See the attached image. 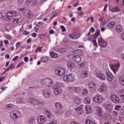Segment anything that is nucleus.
Masks as SVG:
<instances>
[{
	"mask_svg": "<svg viewBox=\"0 0 124 124\" xmlns=\"http://www.w3.org/2000/svg\"><path fill=\"white\" fill-rule=\"evenodd\" d=\"M94 102L100 104L103 101V97L100 94L95 95L93 97Z\"/></svg>",
	"mask_w": 124,
	"mask_h": 124,
	"instance_id": "obj_8",
	"label": "nucleus"
},
{
	"mask_svg": "<svg viewBox=\"0 0 124 124\" xmlns=\"http://www.w3.org/2000/svg\"><path fill=\"white\" fill-rule=\"evenodd\" d=\"M5 38H6V39H8V40H11L12 39L11 36L9 35H6Z\"/></svg>",
	"mask_w": 124,
	"mask_h": 124,
	"instance_id": "obj_51",
	"label": "nucleus"
},
{
	"mask_svg": "<svg viewBox=\"0 0 124 124\" xmlns=\"http://www.w3.org/2000/svg\"><path fill=\"white\" fill-rule=\"evenodd\" d=\"M98 44L102 48H106L107 47V42L102 39V37H99L98 39Z\"/></svg>",
	"mask_w": 124,
	"mask_h": 124,
	"instance_id": "obj_10",
	"label": "nucleus"
},
{
	"mask_svg": "<svg viewBox=\"0 0 124 124\" xmlns=\"http://www.w3.org/2000/svg\"><path fill=\"white\" fill-rule=\"evenodd\" d=\"M31 36L33 38H35V37H36V33H35V32L32 33L31 34Z\"/></svg>",
	"mask_w": 124,
	"mask_h": 124,
	"instance_id": "obj_63",
	"label": "nucleus"
},
{
	"mask_svg": "<svg viewBox=\"0 0 124 124\" xmlns=\"http://www.w3.org/2000/svg\"><path fill=\"white\" fill-rule=\"evenodd\" d=\"M88 87L90 89H94L96 87V84L94 82H91L89 83Z\"/></svg>",
	"mask_w": 124,
	"mask_h": 124,
	"instance_id": "obj_34",
	"label": "nucleus"
},
{
	"mask_svg": "<svg viewBox=\"0 0 124 124\" xmlns=\"http://www.w3.org/2000/svg\"><path fill=\"white\" fill-rule=\"evenodd\" d=\"M121 39L124 42V33L121 34Z\"/></svg>",
	"mask_w": 124,
	"mask_h": 124,
	"instance_id": "obj_57",
	"label": "nucleus"
},
{
	"mask_svg": "<svg viewBox=\"0 0 124 124\" xmlns=\"http://www.w3.org/2000/svg\"><path fill=\"white\" fill-rule=\"evenodd\" d=\"M115 30L117 32H122L123 31V27L119 24L116 26Z\"/></svg>",
	"mask_w": 124,
	"mask_h": 124,
	"instance_id": "obj_29",
	"label": "nucleus"
},
{
	"mask_svg": "<svg viewBox=\"0 0 124 124\" xmlns=\"http://www.w3.org/2000/svg\"><path fill=\"white\" fill-rule=\"evenodd\" d=\"M110 11L111 12H112V13H114L115 12H119L120 11V9L118 7L113 8L110 10Z\"/></svg>",
	"mask_w": 124,
	"mask_h": 124,
	"instance_id": "obj_41",
	"label": "nucleus"
},
{
	"mask_svg": "<svg viewBox=\"0 0 124 124\" xmlns=\"http://www.w3.org/2000/svg\"><path fill=\"white\" fill-rule=\"evenodd\" d=\"M116 25V22L114 21H110L108 24V28H114Z\"/></svg>",
	"mask_w": 124,
	"mask_h": 124,
	"instance_id": "obj_32",
	"label": "nucleus"
},
{
	"mask_svg": "<svg viewBox=\"0 0 124 124\" xmlns=\"http://www.w3.org/2000/svg\"><path fill=\"white\" fill-rule=\"evenodd\" d=\"M50 55L52 59H56L58 57V54L54 51L50 52Z\"/></svg>",
	"mask_w": 124,
	"mask_h": 124,
	"instance_id": "obj_33",
	"label": "nucleus"
},
{
	"mask_svg": "<svg viewBox=\"0 0 124 124\" xmlns=\"http://www.w3.org/2000/svg\"><path fill=\"white\" fill-rule=\"evenodd\" d=\"M85 124H96L94 122H93L89 119H87L85 121Z\"/></svg>",
	"mask_w": 124,
	"mask_h": 124,
	"instance_id": "obj_42",
	"label": "nucleus"
},
{
	"mask_svg": "<svg viewBox=\"0 0 124 124\" xmlns=\"http://www.w3.org/2000/svg\"><path fill=\"white\" fill-rule=\"evenodd\" d=\"M10 118L11 120H18L21 118V113L18 110H13L10 113Z\"/></svg>",
	"mask_w": 124,
	"mask_h": 124,
	"instance_id": "obj_3",
	"label": "nucleus"
},
{
	"mask_svg": "<svg viewBox=\"0 0 124 124\" xmlns=\"http://www.w3.org/2000/svg\"><path fill=\"white\" fill-rule=\"evenodd\" d=\"M88 75H89V72L86 70L83 71L81 73L82 78H87Z\"/></svg>",
	"mask_w": 124,
	"mask_h": 124,
	"instance_id": "obj_28",
	"label": "nucleus"
},
{
	"mask_svg": "<svg viewBox=\"0 0 124 124\" xmlns=\"http://www.w3.org/2000/svg\"><path fill=\"white\" fill-rule=\"evenodd\" d=\"M21 45H22V43L20 42H18L16 44V47H17V48H19V47H20V46H21Z\"/></svg>",
	"mask_w": 124,
	"mask_h": 124,
	"instance_id": "obj_49",
	"label": "nucleus"
},
{
	"mask_svg": "<svg viewBox=\"0 0 124 124\" xmlns=\"http://www.w3.org/2000/svg\"><path fill=\"white\" fill-rule=\"evenodd\" d=\"M17 103H26L28 102V100L24 98L19 97L16 99Z\"/></svg>",
	"mask_w": 124,
	"mask_h": 124,
	"instance_id": "obj_25",
	"label": "nucleus"
},
{
	"mask_svg": "<svg viewBox=\"0 0 124 124\" xmlns=\"http://www.w3.org/2000/svg\"><path fill=\"white\" fill-rule=\"evenodd\" d=\"M88 94V90L83 89L82 91V95H87Z\"/></svg>",
	"mask_w": 124,
	"mask_h": 124,
	"instance_id": "obj_47",
	"label": "nucleus"
},
{
	"mask_svg": "<svg viewBox=\"0 0 124 124\" xmlns=\"http://www.w3.org/2000/svg\"><path fill=\"white\" fill-rule=\"evenodd\" d=\"M120 83L121 84V85H123V86H124V78H121L119 80Z\"/></svg>",
	"mask_w": 124,
	"mask_h": 124,
	"instance_id": "obj_53",
	"label": "nucleus"
},
{
	"mask_svg": "<svg viewBox=\"0 0 124 124\" xmlns=\"http://www.w3.org/2000/svg\"><path fill=\"white\" fill-rule=\"evenodd\" d=\"M62 87H64L63 84L59 82L53 86V91L55 95H58L62 93Z\"/></svg>",
	"mask_w": 124,
	"mask_h": 124,
	"instance_id": "obj_1",
	"label": "nucleus"
},
{
	"mask_svg": "<svg viewBox=\"0 0 124 124\" xmlns=\"http://www.w3.org/2000/svg\"><path fill=\"white\" fill-rule=\"evenodd\" d=\"M62 108H57L55 111V114H56V115H61L62 113Z\"/></svg>",
	"mask_w": 124,
	"mask_h": 124,
	"instance_id": "obj_39",
	"label": "nucleus"
},
{
	"mask_svg": "<svg viewBox=\"0 0 124 124\" xmlns=\"http://www.w3.org/2000/svg\"><path fill=\"white\" fill-rule=\"evenodd\" d=\"M97 78H98L99 80H102V81H105L106 79V76L105 75L99 73L97 74Z\"/></svg>",
	"mask_w": 124,
	"mask_h": 124,
	"instance_id": "obj_19",
	"label": "nucleus"
},
{
	"mask_svg": "<svg viewBox=\"0 0 124 124\" xmlns=\"http://www.w3.org/2000/svg\"><path fill=\"white\" fill-rule=\"evenodd\" d=\"M49 58L47 56H44L41 59V62H48Z\"/></svg>",
	"mask_w": 124,
	"mask_h": 124,
	"instance_id": "obj_36",
	"label": "nucleus"
},
{
	"mask_svg": "<svg viewBox=\"0 0 124 124\" xmlns=\"http://www.w3.org/2000/svg\"><path fill=\"white\" fill-rule=\"evenodd\" d=\"M85 62H82L80 65L79 66L80 67H81V68H83V67H84V66H85Z\"/></svg>",
	"mask_w": 124,
	"mask_h": 124,
	"instance_id": "obj_59",
	"label": "nucleus"
},
{
	"mask_svg": "<svg viewBox=\"0 0 124 124\" xmlns=\"http://www.w3.org/2000/svg\"><path fill=\"white\" fill-rule=\"evenodd\" d=\"M55 74L57 76L62 77L65 75V69L63 68L59 67L55 69Z\"/></svg>",
	"mask_w": 124,
	"mask_h": 124,
	"instance_id": "obj_4",
	"label": "nucleus"
},
{
	"mask_svg": "<svg viewBox=\"0 0 124 124\" xmlns=\"http://www.w3.org/2000/svg\"><path fill=\"white\" fill-rule=\"evenodd\" d=\"M70 115H71V111H67L65 113V116L66 117V118L69 117Z\"/></svg>",
	"mask_w": 124,
	"mask_h": 124,
	"instance_id": "obj_46",
	"label": "nucleus"
},
{
	"mask_svg": "<svg viewBox=\"0 0 124 124\" xmlns=\"http://www.w3.org/2000/svg\"><path fill=\"white\" fill-rule=\"evenodd\" d=\"M54 105L57 109H62L63 107L61 104L60 102H57L55 103Z\"/></svg>",
	"mask_w": 124,
	"mask_h": 124,
	"instance_id": "obj_30",
	"label": "nucleus"
},
{
	"mask_svg": "<svg viewBox=\"0 0 124 124\" xmlns=\"http://www.w3.org/2000/svg\"><path fill=\"white\" fill-rule=\"evenodd\" d=\"M85 109L87 114H91L92 113V107L90 106L86 105Z\"/></svg>",
	"mask_w": 124,
	"mask_h": 124,
	"instance_id": "obj_27",
	"label": "nucleus"
},
{
	"mask_svg": "<svg viewBox=\"0 0 124 124\" xmlns=\"http://www.w3.org/2000/svg\"><path fill=\"white\" fill-rule=\"evenodd\" d=\"M74 53H75V54H77V55H79L81 56L83 54V51L80 49H77L74 51Z\"/></svg>",
	"mask_w": 124,
	"mask_h": 124,
	"instance_id": "obj_38",
	"label": "nucleus"
},
{
	"mask_svg": "<svg viewBox=\"0 0 124 124\" xmlns=\"http://www.w3.org/2000/svg\"><path fill=\"white\" fill-rule=\"evenodd\" d=\"M47 0H39L40 4H43Z\"/></svg>",
	"mask_w": 124,
	"mask_h": 124,
	"instance_id": "obj_56",
	"label": "nucleus"
},
{
	"mask_svg": "<svg viewBox=\"0 0 124 124\" xmlns=\"http://www.w3.org/2000/svg\"><path fill=\"white\" fill-rule=\"evenodd\" d=\"M30 102L31 104H35V105H40L41 106L43 104V103L41 101H39V100L33 99V98H30L29 99Z\"/></svg>",
	"mask_w": 124,
	"mask_h": 124,
	"instance_id": "obj_13",
	"label": "nucleus"
},
{
	"mask_svg": "<svg viewBox=\"0 0 124 124\" xmlns=\"http://www.w3.org/2000/svg\"><path fill=\"white\" fill-rule=\"evenodd\" d=\"M68 37L70 39H73V40H76L78 38H80V33L78 32H73L71 34H68Z\"/></svg>",
	"mask_w": 124,
	"mask_h": 124,
	"instance_id": "obj_11",
	"label": "nucleus"
},
{
	"mask_svg": "<svg viewBox=\"0 0 124 124\" xmlns=\"http://www.w3.org/2000/svg\"><path fill=\"white\" fill-rule=\"evenodd\" d=\"M4 79H5V77H1L0 78V82H2Z\"/></svg>",
	"mask_w": 124,
	"mask_h": 124,
	"instance_id": "obj_62",
	"label": "nucleus"
},
{
	"mask_svg": "<svg viewBox=\"0 0 124 124\" xmlns=\"http://www.w3.org/2000/svg\"><path fill=\"white\" fill-rule=\"evenodd\" d=\"M17 15V11H13V12H9L7 13V18H8V19L9 20H10V19H11V18H12V17H13V16H16V15Z\"/></svg>",
	"mask_w": 124,
	"mask_h": 124,
	"instance_id": "obj_16",
	"label": "nucleus"
},
{
	"mask_svg": "<svg viewBox=\"0 0 124 124\" xmlns=\"http://www.w3.org/2000/svg\"><path fill=\"white\" fill-rule=\"evenodd\" d=\"M92 42L94 46H97V43H96V41L95 40H93Z\"/></svg>",
	"mask_w": 124,
	"mask_h": 124,
	"instance_id": "obj_58",
	"label": "nucleus"
},
{
	"mask_svg": "<svg viewBox=\"0 0 124 124\" xmlns=\"http://www.w3.org/2000/svg\"><path fill=\"white\" fill-rule=\"evenodd\" d=\"M96 109L97 111V114L99 115L100 117H102V114H103L102 111V108L99 106H97L96 107Z\"/></svg>",
	"mask_w": 124,
	"mask_h": 124,
	"instance_id": "obj_23",
	"label": "nucleus"
},
{
	"mask_svg": "<svg viewBox=\"0 0 124 124\" xmlns=\"http://www.w3.org/2000/svg\"><path fill=\"white\" fill-rule=\"evenodd\" d=\"M23 20V16H17L16 17H14V19H13V22L14 24H19V23H21Z\"/></svg>",
	"mask_w": 124,
	"mask_h": 124,
	"instance_id": "obj_15",
	"label": "nucleus"
},
{
	"mask_svg": "<svg viewBox=\"0 0 124 124\" xmlns=\"http://www.w3.org/2000/svg\"><path fill=\"white\" fill-rule=\"evenodd\" d=\"M19 11L22 12L23 16L27 17L28 19H31V12L30 10L20 8L19 9Z\"/></svg>",
	"mask_w": 124,
	"mask_h": 124,
	"instance_id": "obj_6",
	"label": "nucleus"
},
{
	"mask_svg": "<svg viewBox=\"0 0 124 124\" xmlns=\"http://www.w3.org/2000/svg\"><path fill=\"white\" fill-rule=\"evenodd\" d=\"M63 80L69 83L74 82L75 80V75L72 73L66 75L63 77Z\"/></svg>",
	"mask_w": 124,
	"mask_h": 124,
	"instance_id": "obj_2",
	"label": "nucleus"
},
{
	"mask_svg": "<svg viewBox=\"0 0 124 124\" xmlns=\"http://www.w3.org/2000/svg\"><path fill=\"white\" fill-rule=\"evenodd\" d=\"M84 102L86 104H90L91 103V98L89 97H86L84 99Z\"/></svg>",
	"mask_w": 124,
	"mask_h": 124,
	"instance_id": "obj_37",
	"label": "nucleus"
},
{
	"mask_svg": "<svg viewBox=\"0 0 124 124\" xmlns=\"http://www.w3.org/2000/svg\"><path fill=\"white\" fill-rule=\"evenodd\" d=\"M71 124H80L79 123L76 122V121H73L71 123Z\"/></svg>",
	"mask_w": 124,
	"mask_h": 124,
	"instance_id": "obj_64",
	"label": "nucleus"
},
{
	"mask_svg": "<svg viewBox=\"0 0 124 124\" xmlns=\"http://www.w3.org/2000/svg\"><path fill=\"white\" fill-rule=\"evenodd\" d=\"M109 66L112 70V71L114 72V73L116 74V72L120 69V67L121 66V63L120 62H117L116 64H110L109 65Z\"/></svg>",
	"mask_w": 124,
	"mask_h": 124,
	"instance_id": "obj_7",
	"label": "nucleus"
},
{
	"mask_svg": "<svg viewBox=\"0 0 124 124\" xmlns=\"http://www.w3.org/2000/svg\"><path fill=\"white\" fill-rule=\"evenodd\" d=\"M46 115L47 119H53L54 118V114L48 110L46 111Z\"/></svg>",
	"mask_w": 124,
	"mask_h": 124,
	"instance_id": "obj_26",
	"label": "nucleus"
},
{
	"mask_svg": "<svg viewBox=\"0 0 124 124\" xmlns=\"http://www.w3.org/2000/svg\"><path fill=\"white\" fill-rule=\"evenodd\" d=\"M37 4H38V0H34L31 4L32 6H34V5H37Z\"/></svg>",
	"mask_w": 124,
	"mask_h": 124,
	"instance_id": "obj_48",
	"label": "nucleus"
},
{
	"mask_svg": "<svg viewBox=\"0 0 124 124\" xmlns=\"http://www.w3.org/2000/svg\"><path fill=\"white\" fill-rule=\"evenodd\" d=\"M90 31L91 32H93L95 31L94 28L93 27H91L90 28Z\"/></svg>",
	"mask_w": 124,
	"mask_h": 124,
	"instance_id": "obj_61",
	"label": "nucleus"
},
{
	"mask_svg": "<svg viewBox=\"0 0 124 124\" xmlns=\"http://www.w3.org/2000/svg\"><path fill=\"white\" fill-rule=\"evenodd\" d=\"M83 105H80L75 108V110L78 112V115H81L83 113Z\"/></svg>",
	"mask_w": 124,
	"mask_h": 124,
	"instance_id": "obj_17",
	"label": "nucleus"
},
{
	"mask_svg": "<svg viewBox=\"0 0 124 124\" xmlns=\"http://www.w3.org/2000/svg\"><path fill=\"white\" fill-rule=\"evenodd\" d=\"M120 97L122 99V101L123 103H124V90L122 89L120 91Z\"/></svg>",
	"mask_w": 124,
	"mask_h": 124,
	"instance_id": "obj_35",
	"label": "nucleus"
},
{
	"mask_svg": "<svg viewBox=\"0 0 124 124\" xmlns=\"http://www.w3.org/2000/svg\"><path fill=\"white\" fill-rule=\"evenodd\" d=\"M43 97L44 98H49L51 96V91L49 89L43 90Z\"/></svg>",
	"mask_w": 124,
	"mask_h": 124,
	"instance_id": "obj_14",
	"label": "nucleus"
},
{
	"mask_svg": "<svg viewBox=\"0 0 124 124\" xmlns=\"http://www.w3.org/2000/svg\"><path fill=\"white\" fill-rule=\"evenodd\" d=\"M110 99L111 101L115 102V103H119V98L116 95H112L110 97Z\"/></svg>",
	"mask_w": 124,
	"mask_h": 124,
	"instance_id": "obj_21",
	"label": "nucleus"
},
{
	"mask_svg": "<svg viewBox=\"0 0 124 124\" xmlns=\"http://www.w3.org/2000/svg\"><path fill=\"white\" fill-rule=\"evenodd\" d=\"M99 35H100V31L99 30L98 31H96L94 34L93 38L96 39V38H97V37H98V36H99Z\"/></svg>",
	"mask_w": 124,
	"mask_h": 124,
	"instance_id": "obj_40",
	"label": "nucleus"
},
{
	"mask_svg": "<svg viewBox=\"0 0 124 124\" xmlns=\"http://www.w3.org/2000/svg\"><path fill=\"white\" fill-rule=\"evenodd\" d=\"M6 107L8 109H12L14 107V105L12 104H8L6 106Z\"/></svg>",
	"mask_w": 124,
	"mask_h": 124,
	"instance_id": "obj_43",
	"label": "nucleus"
},
{
	"mask_svg": "<svg viewBox=\"0 0 124 124\" xmlns=\"http://www.w3.org/2000/svg\"><path fill=\"white\" fill-rule=\"evenodd\" d=\"M37 120L38 124H45L46 121V117L43 115L38 116Z\"/></svg>",
	"mask_w": 124,
	"mask_h": 124,
	"instance_id": "obj_12",
	"label": "nucleus"
},
{
	"mask_svg": "<svg viewBox=\"0 0 124 124\" xmlns=\"http://www.w3.org/2000/svg\"><path fill=\"white\" fill-rule=\"evenodd\" d=\"M61 29H62V31H63V32H64L65 31H66V29L64 28V26L61 25Z\"/></svg>",
	"mask_w": 124,
	"mask_h": 124,
	"instance_id": "obj_50",
	"label": "nucleus"
},
{
	"mask_svg": "<svg viewBox=\"0 0 124 124\" xmlns=\"http://www.w3.org/2000/svg\"><path fill=\"white\" fill-rule=\"evenodd\" d=\"M112 116L113 117H117L118 116V112L117 111H113L112 113Z\"/></svg>",
	"mask_w": 124,
	"mask_h": 124,
	"instance_id": "obj_54",
	"label": "nucleus"
},
{
	"mask_svg": "<svg viewBox=\"0 0 124 124\" xmlns=\"http://www.w3.org/2000/svg\"><path fill=\"white\" fill-rule=\"evenodd\" d=\"M67 66L69 69H73L75 67V64L72 61H68L67 62Z\"/></svg>",
	"mask_w": 124,
	"mask_h": 124,
	"instance_id": "obj_18",
	"label": "nucleus"
},
{
	"mask_svg": "<svg viewBox=\"0 0 124 124\" xmlns=\"http://www.w3.org/2000/svg\"><path fill=\"white\" fill-rule=\"evenodd\" d=\"M106 75L107 76V79L108 81H112L113 79V75L111 72H108L107 73H106Z\"/></svg>",
	"mask_w": 124,
	"mask_h": 124,
	"instance_id": "obj_22",
	"label": "nucleus"
},
{
	"mask_svg": "<svg viewBox=\"0 0 124 124\" xmlns=\"http://www.w3.org/2000/svg\"><path fill=\"white\" fill-rule=\"evenodd\" d=\"M43 48V47L42 46L38 47L35 50V53H38V52H41Z\"/></svg>",
	"mask_w": 124,
	"mask_h": 124,
	"instance_id": "obj_44",
	"label": "nucleus"
},
{
	"mask_svg": "<svg viewBox=\"0 0 124 124\" xmlns=\"http://www.w3.org/2000/svg\"><path fill=\"white\" fill-rule=\"evenodd\" d=\"M121 109H122V106L117 105V106H115L114 110H117V111H119V110H121Z\"/></svg>",
	"mask_w": 124,
	"mask_h": 124,
	"instance_id": "obj_45",
	"label": "nucleus"
},
{
	"mask_svg": "<svg viewBox=\"0 0 124 124\" xmlns=\"http://www.w3.org/2000/svg\"><path fill=\"white\" fill-rule=\"evenodd\" d=\"M106 91V84L102 83L99 88V92L100 93H104Z\"/></svg>",
	"mask_w": 124,
	"mask_h": 124,
	"instance_id": "obj_24",
	"label": "nucleus"
},
{
	"mask_svg": "<svg viewBox=\"0 0 124 124\" xmlns=\"http://www.w3.org/2000/svg\"><path fill=\"white\" fill-rule=\"evenodd\" d=\"M69 89L75 92L76 93H79L81 92V88L79 87H71Z\"/></svg>",
	"mask_w": 124,
	"mask_h": 124,
	"instance_id": "obj_20",
	"label": "nucleus"
},
{
	"mask_svg": "<svg viewBox=\"0 0 124 124\" xmlns=\"http://www.w3.org/2000/svg\"><path fill=\"white\" fill-rule=\"evenodd\" d=\"M18 58H19V56H16L15 57L12 59L13 62H15V61H17V60H18Z\"/></svg>",
	"mask_w": 124,
	"mask_h": 124,
	"instance_id": "obj_60",
	"label": "nucleus"
},
{
	"mask_svg": "<svg viewBox=\"0 0 124 124\" xmlns=\"http://www.w3.org/2000/svg\"><path fill=\"white\" fill-rule=\"evenodd\" d=\"M41 84L43 86L51 87L53 85V80L50 78H44L41 81Z\"/></svg>",
	"mask_w": 124,
	"mask_h": 124,
	"instance_id": "obj_5",
	"label": "nucleus"
},
{
	"mask_svg": "<svg viewBox=\"0 0 124 124\" xmlns=\"http://www.w3.org/2000/svg\"><path fill=\"white\" fill-rule=\"evenodd\" d=\"M74 103L76 105H78L81 104V100L78 97H76L74 100Z\"/></svg>",
	"mask_w": 124,
	"mask_h": 124,
	"instance_id": "obj_31",
	"label": "nucleus"
},
{
	"mask_svg": "<svg viewBox=\"0 0 124 124\" xmlns=\"http://www.w3.org/2000/svg\"><path fill=\"white\" fill-rule=\"evenodd\" d=\"M24 2V0H17V3L19 5H21V4H23Z\"/></svg>",
	"mask_w": 124,
	"mask_h": 124,
	"instance_id": "obj_52",
	"label": "nucleus"
},
{
	"mask_svg": "<svg viewBox=\"0 0 124 124\" xmlns=\"http://www.w3.org/2000/svg\"><path fill=\"white\" fill-rule=\"evenodd\" d=\"M68 58L69 59H72L74 62H80L81 61V58L79 55H75L73 54H71L68 56Z\"/></svg>",
	"mask_w": 124,
	"mask_h": 124,
	"instance_id": "obj_9",
	"label": "nucleus"
},
{
	"mask_svg": "<svg viewBox=\"0 0 124 124\" xmlns=\"http://www.w3.org/2000/svg\"><path fill=\"white\" fill-rule=\"evenodd\" d=\"M23 49H24V47H20V48H19V51H16V53L17 54H19V53H20V52H22V51H23Z\"/></svg>",
	"mask_w": 124,
	"mask_h": 124,
	"instance_id": "obj_55",
	"label": "nucleus"
}]
</instances>
